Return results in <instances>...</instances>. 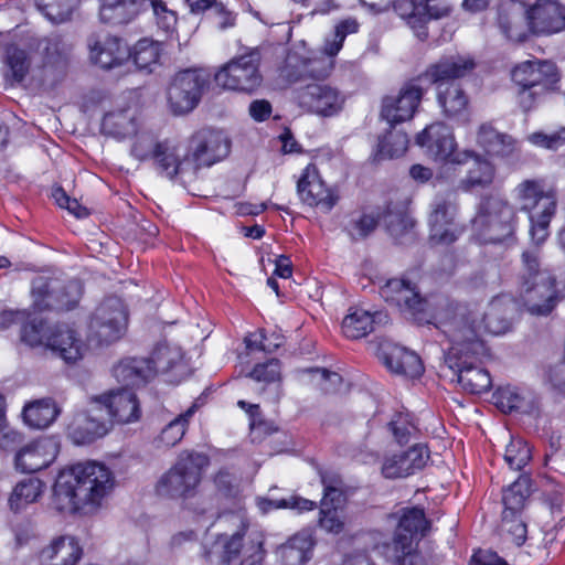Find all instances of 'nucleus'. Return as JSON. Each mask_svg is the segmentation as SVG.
I'll return each mask as SVG.
<instances>
[{
	"label": "nucleus",
	"mask_w": 565,
	"mask_h": 565,
	"mask_svg": "<svg viewBox=\"0 0 565 565\" xmlns=\"http://www.w3.org/2000/svg\"><path fill=\"white\" fill-rule=\"evenodd\" d=\"M114 486L110 470L96 461L79 462L63 469L54 483L52 507L58 512L98 511Z\"/></svg>",
	"instance_id": "obj_1"
},
{
	"label": "nucleus",
	"mask_w": 565,
	"mask_h": 565,
	"mask_svg": "<svg viewBox=\"0 0 565 565\" xmlns=\"http://www.w3.org/2000/svg\"><path fill=\"white\" fill-rule=\"evenodd\" d=\"M230 152V141L218 130L202 129L193 135L185 152L164 151L159 153V163L171 180H179L182 183L190 182L196 178L202 167H211L224 159Z\"/></svg>",
	"instance_id": "obj_2"
},
{
	"label": "nucleus",
	"mask_w": 565,
	"mask_h": 565,
	"mask_svg": "<svg viewBox=\"0 0 565 565\" xmlns=\"http://www.w3.org/2000/svg\"><path fill=\"white\" fill-rule=\"evenodd\" d=\"M429 317L430 323L435 324L450 343L446 355L458 359L457 356L462 353H486L480 311L439 300Z\"/></svg>",
	"instance_id": "obj_3"
},
{
	"label": "nucleus",
	"mask_w": 565,
	"mask_h": 565,
	"mask_svg": "<svg viewBox=\"0 0 565 565\" xmlns=\"http://www.w3.org/2000/svg\"><path fill=\"white\" fill-rule=\"evenodd\" d=\"M209 462V457L202 452H180L173 466L158 479L154 488L157 495L182 500L193 497Z\"/></svg>",
	"instance_id": "obj_4"
},
{
	"label": "nucleus",
	"mask_w": 565,
	"mask_h": 565,
	"mask_svg": "<svg viewBox=\"0 0 565 565\" xmlns=\"http://www.w3.org/2000/svg\"><path fill=\"white\" fill-rule=\"evenodd\" d=\"M521 210L530 212V236L536 244L548 237V226L556 212L557 199L539 180H524L514 190Z\"/></svg>",
	"instance_id": "obj_5"
},
{
	"label": "nucleus",
	"mask_w": 565,
	"mask_h": 565,
	"mask_svg": "<svg viewBox=\"0 0 565 565\" xmlns=\"http://www.w3.org/2000/svg\"><path fill=\"white\" fill-rule=\"evenodd\" d=\"M515 216V209L508 200L489 195L479 203L472 226L486 242L500 243L513 235Z\"/></svg>",
	"instance_id": "obj_6"
},
{
	"label": "nucleus",
	"mask_w": 565,
	"mask_h": 565,
	"mask_svg": "<svg viewBox=\"0 0 565 565\" xmlns=\"http://www.w3.org/2000/svg\"><path fill=\"white\" fill-rule=\"evenodd\" d=\"M83 286L78 280L38 276L32 280L31 296L38 311L71 310L81 299Z\"/></svg>",
	"instance_id": "obj_7"
},
{
	"label": "nucleus",
	"mask_w": 565,
	"mask_h": 565,
	"mask_svg": "<svg viewBox=\"0 0 565 565\" xmlns=\"http://www.w3.org/2000/svg\"><path fill=\"white\" fill-rule=\"evenodd\" d=\"M210 82L206 71L189 68L177 73L167 87L168 107L173 115H185L200 103Z\"/></svg>",
	"instance_id": "obj_8"
},
{
	"label": "nucleus",
	"mask_w": 565,
	"mask_h": 565,
	"mask_svg": "<svg viewBox=\"0 0 565 565\" xmlns=\"http://www.w3.org/2000/svg\"><path fill=\"white\" fill-rule=\"evenodd\" d=\"M259 64L257 51L235 57L215 73V83L224 89L252 94L263 82Z\"/></svg>",
	"instance_id": "obj_9"
},
{
	"label": "nucleus",
	"mask_w": 565,
	"mask_h": 565,
	"mask_svg": "<svg viewBox=\"0 0 565 565\" xmlns=\"http://www.w3.org/2000/svg\"><path fill=\"white\" fill-rule=\"evenodd\" d=\"M380 294L386 302L411 315L419 323H430L429 316L434 313L439 301L420 297L414 285L399 278L387 280Z\"/></svg>",
	"instance_id": "obj_10"
},
{
	"label": "nucleus",
	"mask_w": 565,
	"mask_h": 565,
	"mask_svg": "<svg viewBox=\"0 0 565 565\" xmlns=\"http://www.w3.org/2000/svg\"><path fill=\"white\" fill-rule=\"evenodd\" d=\"M244 534H221L216 537L207 558L210 565H260L264 559L262 543L245 545Z\"/></svg>",
	"instance_id": "obj_11"
},
{
	"label": "nucleus",
	"mask_w": 565,
	"mask_h": 565,
	"mask_svg": "<svg viewBox=\"0 0 565 565\" xmlns=\"http://www.w3.org/2000/svg\"><path fill=\"white\" fill-rule=\"evenodd\" d=\"M128 323V313L122 300L107 297L96 308L89 323L90 337L102 344L120 339Z\"/></svg>",
	"instance_id": "obj_12"
},
{
	"label": "nucleus",
	"mask_w": 565,
	"mask_h": 565,
	"mask_svg": "<svg viewBox=\"0 0 565 565\" xmlns=\"http://www.w3.org/2000/svg\"><path fill=\"white\" fill-rule=\"evenodd\" d=\"M416 142L426 148V152L436 161L466 164L472 157V151L456 152L457 143L450 127L443 122L427 126L416 137Z\"/></svg>",
	"instance_id": "obj_13"
},
{
	"label": "nucleus",
	"mask_w": 565,
	"mask_h": 565,
	"mask_svg": "<svg viewBox=\"0 0 565 565\" xmlns=\"http://www.w3.org/2000/svg\"><path fill=\"white\" fill-rule=\"evenodd\" d=\"M72 45L60 34H51L34 41V50L42 56L41 81L54 86L66 74Z\"/></svg>",
	"instance_id": "obj_14"
},
{
	"label": "nucleus",
	"mask_w": 565,
	"mask_h": 565,
	"mask_svg": "<svg viewBox=\"0 0 565 565\" xmlns=\"http://www.w3.org/2000/svg\"><path fill=\"white\" fill-rule=\"evenodd\" d=\"M428 216L429 238L435 244L454 243L461 230L457 222L458 203L454 194L436 196Z\"/></svg>",
	"instance_id": "obj_15"
},
{
	"label": "nucleus",
	"mask_w": 565,
	"mask_h": 565,
	"mask_svg": "<svg viewBox=\"0 0 565 565\" xmlns=\"http://www.w3.org/2000/svg\"><path fill=\"white\" fill-rule=\"evenodd\" d=\"M518 299L532 316H548L561 301L554 275L518 284Z\"/></svg>",
	"instance_id": "obj_16"
},
{
	"label": "nucleus",
	"mask_w": 565,
	"mask_h": 565,
	"mask_svg": "<svg viewBox=\"0 0 565 565\" xmlns=\"http://www.w3.org/2000/svg\"><path fill=\"white\" fill-rule=\"evenodd\" d=\"M109 429L108 413L102 412V405L94 396L86 411L73 416L67 425V436L76 445H87L104 437Z\"/></svg>",
	"instance_id": "obj_17"
},
{
	"label": "nucleus",
	"mask_w": 565,
	"mask_h": 565,
	"mask_svg": "<svg viewBox=\"0 0 565 565\" xmlns=\"http://www.w3.org/2000/svg\"><path fill=\"white\" fill-rule=\"evenodd\" d=\"M483 354H459L458 359H451L446 355L448 367L457 376V382L470 394H481L488 392L492 386V380L489 372L479 365L480 358Z\"/></svg>",
	"instance_id": "obj_18"
},
{
	"label": "nucleus",
	"mask_w": 565,
	"mask_h": 565,
	"mask_svg": "<svg viewBox=\"0 0 565 565\" xmlns=\"http://www.w3.org/2000/svg\"><path fill=\"white\" fill-rule=\"evenodd\" d=\"M324 55L306 57L297 52H290L285 61L282 75L290 83L306 78L324 79L333 67V57L323 50Z\"/></svg>",
	"instance_id": "obj_19"
},
{
	"label": "nucleus",
	"mask_w": 565,
	"mask_h": 565,
	"mask_svg": "<svg viewBox=\"0 0 565 565\" xmlns=\"http://www.w3.org/2000/svg\"><path fill=\"white\" fill-rule=\"evenodd\" d=\"M300 200L311 207L328 213L338 203L339 195L326 185L316 166L309 164L297 183Z\"/></svg>",
	"instance_id": "obj_20"
},
{
	"label": "nucleus",
	"mask_w": 565,
	"mask_h": 565,
	"mask_svg": "<svg viewBox=\"0 0 565 565\" xmlns=\"http://www.w3.org/2000/svg\"><path fill=\"white\" fill-rule=\"evenodd\" d=\"M430 458L425 444H416L401 452L387 454L381 465V473L386 479L407 478L422 470Z\"/></svg>",
	"instance_id": "obj_21"
},
{
	"label": "nucleus",
	"mask_w": 565,
	"mask_h": 565,
	"mask_svg": "<svg viewBox=\"0 0 565 565\" xmlns=\"http://www.w3.org/2000/svg\"><path fill=\"white\" fill-rule=\"evenodd\" d=\"M423 94V89L414 83L404 85L396 96H386L383 99L381 117L391 126L411 120Z\"/></svg>",
	"instance_id": "obj_22"
},
{
	"label": "nucleus",
	"mask_w": 565,
	"mask_h": 565,
	"mask_svg": "<svg viewBox=\"0 0 565 565\" xmlns=\"http://www.w3.org/2000/svg\"><path fill=\"white\" fill-rule=\"evenodd\" d=\"M475 67L476 63L470 56L461 54L445 55L430 64L422 75V78L436 87H444L450 83H456V79L467 76Z\"/></svg>",
	"instance_id": "obj_23"
},
{
	"label": "nucleus",
	"mask_w": 565,
	"mask_h": 565,
	"mask_svg": "<svg viewBox=\"0 0 565 565\" xmlns=\"http://www.w3.org/2000/svg\"><path fill=\"white\" fill-rule=\"evenodd\" d=\"M299 105L321 116H332L341 110L344 98L341 93L328 84H309L297 95Z\"/></svg>",
	"instance_id": "obj_24"
},
{
	"label": "nucleus",
	"mask_w": 565,
	"mask_h": 565,
	"mask_svg": "<svg viewBox=\"0 0 565 565\" xmlns=\"http://www.w3.org/2000/svg\"><path fill=\"white\" fill-rule=\"evenodd\" d=\"M512 79L520 87L553 90L559 79L555 64L548 61H525L512 70Z\"/></svg>",
	"instance_id": "obj_25"
},
{
	"label": "nucleus",
	"mask_w": 565,
	"mask_h": 565,
	"mask_svg": "<svg viewBox=\"0 0 565 565\" xmlns=\"http://www.w3.org/2000/svg\"><path fill=\"white\" fill-rule=\"evenodd\" d=\"M102 405V412L108 413V425L114 422L128 424L139 419L140 407L136 394L130 390H118L95 396Z\"/></svg>",
	"instance_id": "obj_26"
},
{
	"label": "nucleus",
	"mask_w": 565,
	"mask_h": 565,
	"mask_svg": "<svg viewBox=\"0 0 565 565\" xmlns=\"http://www.w3.org/2000/svg\"><path fill=\"white\" fill-rule=\"evenodd\" d=\"M58 454L57 444L51 438L34 440L21 448L14 458L15 468L23 473H33L47 468Z\"/></svg>",
	"instance_id": "obj_27"
},
{
	"label": "nucleus",
	"mask_w": 565,
	"mask_h": 565,
	"mask_svg": "<svg viewBox=\"0 0 565 565\" xmlns=\"http://www.w3.org/2000/svg\"><path fill=\"white\" fill-rule=\"evenodd\" d=\"M390 521H395L396 526L393 542H414L424 537L429 530L430 523L425 511L418 507H407L387 515Z\"/></svg>",
	"instance_id": "obj_28"
},
{
	"label": "nucleus",
	"mask_w": 565,
	"mask_h": 565,
	"mask_svg": "<svg viewBox=\"0 0 565 565\" xmlns=\"http://www.w3.org/2000/svg\"><path fill=\"white\" fill-rule=\"evenodd\" d=\"M529 17V8L523 2L505 0L498 9V25L508 39L520 42L532 32Z\"/></svg>",
	"instance_id": "obj_29"
},
{
	"label": "nucleus",
	"mask_w": 565,
	"mask_h": 565,
	"mask_svg": "<svg viewBox=\"0 0 565 565\" xmlns=\"http://www.w3.org/2000/svg\"><path fill=\"white\" fill-rule=\"evenodd\" d=\"M46 347L66 363H76L84 355L86 345L75 329L67 323L50 328Z\"/></svg>",
	"instance_id": "obj_30"
},
{
	"label": "nucleus",
	"mask_w": 565,
	"mask_h": 565,
	"mask_svg": "<svg viewBox=\"0 0 565 565\" xmlns=\"http://www.w3.org/2000/svg\"><path fill=\"white\" fill-rule=\"evenodd\" d=\"M437 0H396L394 9L401 18L407 20V23L417 31L420 40L427 38L425 24L430 19H438L446 14L435 2Z\"/></svg>",
	"instance_id": "obj_31"
},
{
	"label": "nucleus",
	"mask_w": 565,
	"mask_h": 565,
	"mask_svg": "<svg viewBox=\"0 0 565 565\" xmlns=\"http://www.w3.org/2000/svg\"><path fill=\"white\" fill-rule=\"evenodd\" d=\"M90 60L105 70H113L127 63L131 56L128 45L116 36L90 39Z\"/></svg>",
	"instance_id": "obj_32"
},
{
	"label": "nucleus",
	"mask_w": 565,
	"mask_h": 565,
	"mask_svg": "<svg viewBox=\"0 0 565 565\" xmlns=\"http://www.w3.org/2000/svg\"><path fill=\"white\" fill-rule=\"evenodd\" d=\"M379 356L384 365L393 373L408 377L420 376L424 366L420 358L404 347L395 343L384 342L379 348Z\"/></svg>",
	"instance_id": "obj_33"
},
{
	"label": "nucleus",
	"mask_w": 565,
	"mask_h": 565,
	"mask_svg": "<svg viewBox=\"0 0 565 565\" xmlns=\"http://www.w3.org/2000/svg\"><path fill=\"white\" fill-rule=\"evenodd\" d=\"M530 24L533 33L551 34L565 28V7L557 1L537 0L529 8Z\"/></svg>",
	"instance_id": "obj_34"
},
{
	"label": "nucleus",
	"mask_w": 565,
	"mask_h": 565,
	"mask_svg": "<svg viewBox=\"0 0 565 565\" xmlns=\"http://www.w3.org/2000/svg\"><path fill=\"white\" fill-rule=\"evenodd\" d=\"M83 556L78 541L71 535L53 539L39 553V565H76Z\"/></svg>",
	"instance_id": "obj_35"
},
{
	"label": "nucleus",
	"mask_w": 565,
	"mask_h": 565,
	"mask_svg": "<svg viewBox=\"0 0 565 565\" xmlns=\"http://www.w3.org/2000/svg\"><path fill=\"white\" fill-rule=\"evenodd\" d=\"M313 546L312 533L302 530L279 545L275 554L281 565H303L311 558Z\"/></svg>",
	"instance_id": "obj_36"
},
{
	"label": "nucleus",
	"mask_w": 565,
	"mask_h": 565,
	"mask_svg": "<svg viewBox=\"0 0 565 565\" xmlns=\"http://www.w3.org/2000/svg\"><path fill=\"white\" fill-rule=\"evenodd\" d=\"M477 143L487 154L495 158H510L519 150L518 141L512 136L498 131L490 124L480 125Z\"/></svg>",
	"instance_id": "obj_37"
},
{
	"label": "nucleus",
	"mask_w": 565,
	"mask_h": 565,
	"mask_svg": "<svg viewBox=\"0 0 565 565\" xmlns=\"http://www.w3.org/2000/svg\"><path fill=\"white\" fill-rule=\"evenodd\" d=\"M153 370L146 358H127L114 367V376L125 386L139 387L154 377Z\"/></svg>",
	"instance_id": "obj_38"
},
{
	"label": "nucleus",
	"mask_w": 565,
	"mask_h": 565,
	"mask_svg": "<svg viewBox=\"0 0 565 565\" xmlns=\"http://www.w3.org/2000/svg\"><path fill=\"white\" fill-rule=\"evenodd\" d=\"M510 301L505 297L493 298L484 311H480L483 333L503 334L511 328Z\"/></svg>",
	"instance_id": "obj_39"
},
{
	"label": "nucleus",
	"mask_w": 565,
	"mask_h": 565,
	"mask_svg": "<svg viewBox=\"0 0 565 565\" xmlns=\"http://www.w3.org/2000/svg\"><path fill=\"white\" fill-rule=\"evenodd\" d=\"M31 68L28 52L17 44L6 47L3 55V77L10 85L22 83Z\"/></svg>",
	"instance_id": "obj_40"
},
{
	"label": "nucleus",
	"mask_w": 565,
	"mask_h": 565,
	"mask_svg": "<svg viewBox=\"0 0 565 565\" xmlns=\"http://www.w3.org/2000/svg\"><path fill=\"white\" fill-rule=\"evenodd\" d=\"M382 313H370L366 310L354 308L344 317L342 331L347 338L361 339L374 330V324L382 320Z\"/></svg>",
	"instance_id": "obj_41"
},
{
	"label": "nucleus",
	"mask_w": 565,
	"mask_h": 565,
	"mask_svg": "<svg viewBox=\"0 0 565 565\" xmlns=\"http://www.w3.org/2000/svg\"><path fill=\"white\" fill-rule=\"evenodd\" d=\"M100 19L106 23L122 24L132 20L145 0H100Z\"/></svg>",
	"instance_id": "obj_42"
},
{
	"label": "nucleus",
	"mask_w": 565,
	"mask_h": 565,
	"mask_svg": "<svg viewBox=\"0 0 565 565\" xmlns=\"http://www.w3.org/2000/svg\"><path fill=\"white\" fill-rule=\"evenodd\" d=\"M472 164L468 170L467 175L460 180V188L465 191H470L475 188H487L489 186L495 175L494 166L480 154L472 151Z\"/></svg>",
	"instance_id": "obj_43"
},
{
	"label": "nucleus",
	"mask_w": 565,
	"mask_h": 565,
	"mask_svg": "<svg viewBox=\"0 0 565 565\" xmlns=\"http://www.w3.org/2000/svg\"><path fill=\"white\" fill-rule=\"evenodd\" d=\"M135 130V111L131 108L109 111L102 121L103 134L115 138H125Z\"/></svg>",
	"instance_id": "obj_44"
},
{
	"label": "nucleus",
	"mask_w": 565,
	"mask_h": 565,
	"mask_svg": "<svg viewBox=\"0 0 565 565\" xmlns=\"http://www.w3.org/2000/svg\"><path fill=\"white\" fill-rule=\"evenodd\" d=\"M58 414L60 409L52 399H40L24 407L23 419L31 428L43 429L49 427Z\"/></svg>",
	"instance_id": "obj_45"
},
{
	"label": "nucleus",
	"mask_w": 565,
	"mask_h": 565,
	"mask_svg": "<svg viewBox=\"0 0 565 565\" xmlns=\"http://www.w3.org/2000/svg\"><path fill=\"white\" fill-rule=\"evenodd\" d=\"M531 241L533 245L525 248L521 254L518 284L539 280L544 275H553L548 269L542 267L540 250L542 244H536L532 238Z\"/></svg>",
	"instance_id": "obj_46"
},
{
	"label": "nucleus",
	"mask_w": 565,
	"mask_h": 565,
	"mask_svg": "<svg viewBox=\"0 0 565 565\" xmlns=\"http://www.w3.org/2000/svg\"><path fill=\"white\" fill-rule=\"evenodd\" d=\"M386 559L391 565H427L426 558L418 550V543L392 542L386 545Z\"/></svg>",
	"instance_id": "obj_47"
},
{
	"label": "nucleus",
	"mask_w": 565,
	"mask_h": 565,
	"mask_svg": "<svg viewBox=\"0 0 565 565\" xmlns=\"http://www.w3.org/2000/svg\"><path fill=\"white\" fill-rule=\"evenodd\" d=\"M437 88V99L444 114L448 117L460 115L468 107V97L457 83Z\"/></svg>",
	"instance_id": "obj_48"
},
{
	"label": "nucleus",
	"mask_w": 565,
	"mask_h": 565,
	"mask_svg": "<svg viewBox=\"0 0 565 565\" xmlns=\"http://www.w3.org/2000/svg\"><path fill=\"white\" fill-rule=\"evenodd\" d=\"M182 359L183 352L179 345L161 342L154 347L148 360L151 362V367L154 369L156 376L158 373L171 371L182 362Z\"/></svg>",
	"instance_id": "obj_49"
},
{
	"label": "nucleus",
	"mask_w": 565,
	"mask_h": 565,
	"mask_svg": "<svg viewBox=\"0 0 565 565\" xmlns=\"http://www.w3.org/2000/svg\"><path fill=\"white\" fill-rule=\"evenodd\" d=\"M43 482L36 478L19 482L9 498L10 508L13 511H19L25 505L35 502L43 493Z\"/></svg>",
	"instance_id": "obj_50"
},
{
	"label": "nucleus",
	"mask_w": 565,
	"mask_h": 565,
	"mask_svg": "<svg viewBox=\"0 0 565 565\" xmlns=\"http://www.w3.org/2000/svg\"><path fill=\"white\" fill-rule=\"evenodd\" d=\"M164 151H175V148L167 147L162 143H158L152 136L148 134L139 135L132 146H131V154L139 161L147 160L152 158L154 160V164L157 170L166 177V172L162 170V167L159 163V153Z\"/></svg>",
	"instance_id": "obj_51"
},
{
	"label": "nucleus",
	"mask_w": 565,
	"mask_h": 565,
	"mask_svg": "<svg viewBox=\"0 0 565 565\" xmlns=\"http://www.w3.org/2000/svg\"><path fill=\"white\" fill-rule=\"evenodd\" d=\"M194 412L195 405H192L185 413L171 420L157 437V447L170 448L179 444L186 431L189 419L193 416Z\"/></svg>",
	"instance_id": "obj_52"
},
{
	"label": "nucleus",
	"mask_w": 565,
	"mask_h": 565,
	"mask_svg": "<svg viewBox=\"0 0 565 565\" xmlns=\"http://www.w3.org/2000/svg\"><path fill=\"white\" fill-rule=\"evenodd\" d=\"M530 484L529 477L520 476L516 481L503 491L502 502L505 508L504 511L515 515L516 512L523 509L531 492Z\"/></svg>",
	"instance_id": "obj_53"
},
{
	"label": "nucleus",
	"mask_w": 565,
	"mask_h": 565,
	"mask_svg": "<svg viewBox=\"0 0 565 565\" xmlns=\"http://www.w3.org/2000/svg\"><path fill=\"white\" fill-rule=\"evenodd\" d=\"M384 223L388 233L395 238L407 234L414 226V220L409 216L404 203L388 205L384 214Z\"/></svg>",
	"instance_id": "obj_54"
},
{
	"label": "nucleus",
	"mask_w": 565,
	"mask_h": 565,
	"mask_svg": "<svg viewBox=\"0 0 565 565\" xmlns=\"http://www.w3.org/2000/svg\"><path fill=\"white\" fill-rule=\"evenodd\" d=\"M79 0H35L39 10L53 23L71 19Z\"/></svg>",
	"instance_id": "obj_55"
},
{
	"label": "nucleus",
	"mask_w": 565,
	"mask_h": 565,
	"mask_svg": "<svg viewBox=\"0 0 565 565\" xmlns=\"http://www.w3.org/2000/svg\"><path fill=\"white\" fill-rule=\"evenodd\" d=\"M161 47L158 42L149 39L139 40L131 53L134 63L140 70L152 71V66L159 63Z\"/></svg>",
	"instance_id": "obj_56"
},
{
	"label": "nucleus",
	"mask_w": 565,
	"mask_h": 565,
	"mask_svg": "<svg viewBox=\"0 0 565 565\" xmlns=\"http://www.w3.org/2000/svg\"><path fill=\"white\" fill-rule=\"evenodd\" d=\"M379 213H359L351 216L345 226L348 235L353 241H360L371 235L379 225Z\"/></svg>",
	"instance_id": "obj_57"
},
{
	"label": "nucleus",
	"mask_w": 565,
	"mask_h": 565,
	"mask_svg": "<svg viewBox=\"0 0 565 565\" xmlns=\"http://www.w3.org/2000/svg\"><path fill=\"white\" fill-rule=\"evenodd\" d=\"M359 22L354 18H347L340 21L335 28L332 39H327L324 43V51L335 56L342 49L343 42L349 34H354L359 31Z\"/></svg>",
	"instance_id": "obj_58"
},
{
	"label": "nucleus",
	"mask_w": 565,
	"mask_h": 565,
	"mask_svg": "<svg viewBox=\"0 0 565 565\" xmlns=\"http://www.w3.org/2000/svg\"><path fill=\"white\" fill-rule=\"evenodd\" d=\"M504 460L512 470H521L531 460V450L521 438L512 439L507 446Z\"/></svg>",
	"instance_id": "obj_59"
},
{
	"label": "nucleus",
	"mask_w": 565,
	"mask_h": 565,
	"mask_svg": "<svg viewBox=\"0 0 565 565\" xmlns=\"http://www.w3.org/2000/svg\"><path fill=\"white\" fill-rule=\"evenodd\" d=\"M323 498L321 500V509L335 511L341 503L342 481L335 476L322 475Z\"/></svg>",
	"instance_id": "obj_60"
},
{
	"label": "nucleus",
	"mask_w": 565,
	"mask_h": 565,
	"mask_svg": "<svg viewBox=\"0 0 565 565\" xmlns=\"http://www.w3.org/2000/svg\"><path fill=\"white\" fill-rule=\"evenodd\" d=\"M408 142L406 134L391 132L380 142L379 154L390 159L401 157L406 152Z\"/></svg>",
	"instance_id": "obj_61"
},
{
	"label": "nucleus",
	"mask_w": 565,
	"mask_h": 565,
	"mask_svg": "<svg viewBox=\"0 0 565 565\" xmlns=\"http://www.w3.org/2000/svg\"><path fill=\"white\" fill-rule=\"evenodd\" d=\"M157 25L167 34L173 33L177 25V13L169 9L163 0H149Z\"/></svg>",
	"instance_id": "obj_62"
},
{
	"label": "nucleus",
	"mask_w": 565,
	"mask_h": 565,
	"mask_svg": "<svg viewBox=\"0 0 565 565\" xmlns=\"http://www.w3.org/2000/svg\"><path fill=\"white\" fill-rule=\"evenodd\" d=\"M388 426L399 445L407 444L417 433V427L409 420L407 414H397Z\"/></svg>",
	"instance_id": "obj_63"
},
{
	"label": "nucleus",
	"mask_w": 565,
	"mask_h": 565,
	"mask_svg": "<svg viewBox=\"0 0 565 565\" xmlns=\"http://www.w3.org/2000/svg\"><path fill=\"white\" fill-rule=\"evenodd\" d=\"M495 404L502 412L511 413L523 408L524 398L518 388L507 386L498 390Z\"/></svg>",
	"instance_id": "obj_64"
}]
</instances>
